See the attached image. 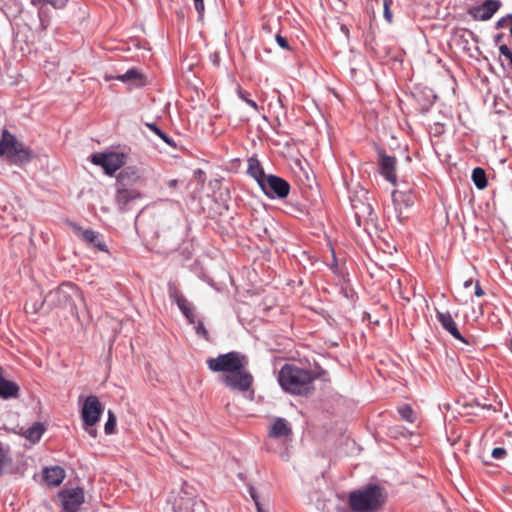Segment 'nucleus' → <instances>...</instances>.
Segmentation results:
<instances>
[{
  "label": "nucleus",
  "instance_id": "1",
  "mask_svg": "<svg viewBox=\"0 0 512 512\" xmlns=\"http://www.w3.org/2000/svg\"><path fill=\"white\" fill-rule=\"evenodd\" d=\"M326 374L327 372L319 365L306 369L287 363L279 371L278 382L281 388L290 394L308 396L315 390L314 381L324 378Z\"/></svg>",
  "mask_w": 512,
  "mask_h": 512
},
{
  "label": "nucleus",
  "instance_id": "2",
  "mask_svg": "<svg viewBox=\"0 0 512 512\" xmlns=\"http://www.w3.org/2000/svg\"><path fill=\"white\" fill-rule=\"evenodd\" d=\"M384 501L383 489L378 485H368L363 489L351 492L349 495V505L356 512L375 511Z\"/></svg>",
  "mask_w": 512,
  "mask_h": 512
},
{
  "label": "nucleus",
  "instance_id": "3",
  "mask_svg": "<svg viewBox=\"0 0 512 512\" xmlns=\"http://www.w3.org/2000/svg\"><path fill=\"white\" fill-rule=\"evenodd\" d=\"M0 156L16 165H23L32 160V152L19 142L8 130L4 129L0 139Z\"/></svg>",
  "mask_w": 512,
  "mask_h": 512
},
{
  "label": "nucleus",
  "instance_id": "4",
  "mask_svg": "<svg viewBox=\"0 0 512 512\" xmlns=\"http://www.w3.org/2000/svg\"><path fill=\"white\" fill-rule=\"evenodd\" d=\"M77 293L78 291L75 285L71 283H63L55 290L47 293L39 307L34 305L33 311L38 312L43 310L44 312H49L56 307H66L72 303L73 295H76Z\"/></svg>",
  "mask_w": 512,
  "mask_h": 512
},
{
  "label": "nucleus",
  "instance_id": "5",
  "mask_svg": "<svg viewBox=\"0 0 512 512\" xmlns=\"http://www.w3.org/2000/svg\"><path fill=\"white\" fill-rule=\"evenodd\" d=\"M248 358L244 354L231 351L220 354L216 358L207 359V366L213 372H223L224 374L232 373L247 366Z\"/></svg>",
  "mask_w": 512,
  "mask_h": 512
},
{
  "label": "nucleus",
  "instance_id": "6",
  "mask_svg": "<svg viewBox=\"0 0 512 512\" xmlns=\"http://www.w3.org/2000/svg\"><path fill=\"white\" fill-rule=\"evenodd\" d=\"M254 378L247 370V366L229 374H223L222 382L233 391L247 392L251 390Z\"/></svg>",
  "mask_w": 512,
  "mask_h": 512
},
{
  "label": "nucleus",
  "instance_id": "7",
  "mask_svg": "<svg viewBox=\"0 0 512 512\" xmlns=\"http://www.w3.org/2000/svg\"><path fill=\"white\" fill-rule=\"evenodd\" d=\"M261 182L262 183L259 185L261 190L267 197L271 199L286 198L290 192V184L279 176L269 174Z\"/></svg>",
  "mask_w": 512,
  "mask_h": 512
},
{
  "label": "nucleus",
  "instance_id": "8",
  "mask_svg": "<svg viewBox=\"0 0 512 512\" xmlns=\"http://www.w3.org/2000/svg\"><path fill=\"white\" fill-rule=\"evenodd\" d=\"M104 406L95 395L88 396L82 405L81 418L84 426L94 427L100 420Z\"/></svg>",
  "mask_w": 512,
  "mask_h": 512
},
{
  "label": "nucleus",
  "instance_id": "9",
  "mask_svg": "<svg viewBox=\"0 0 512 512\" xmlns=\"http://www.w3.org/2000/svg\"><path fill=\"white\" fill-rule=\"evenodd\" d=\"M292 435L293 432L290 423L284 418L276 417L271 423L266 446L268 449H272V444L275 440H280L283 444L291 442Z\"/></svg>",
  "mask_w": 512,
  "mask_h": 512
},
{
  "label": "nucleus",
  "instance_id": "10",
  "mask_svg": "<svg viewBox=\"0 0 512 512\" xmlns=\"http://www.w3.org/2000/svg\"><path fill=\"white\" fill-rule=\"evenodd\" d=\"M169 297L176 303L179 310L186 317L190 324H195L196 314L191 302L182 294L177 285L173 282L168 283Z\"/></svg>",
  "mask_w": 512,
  "mask_h": 512
},
{
  "label": "nucleus",
  "instance_id": "11",
  "mask_svg": "<svg viewBox=\"0 0 512 512\" xmlns=\"http://www.w3.org/2000/svg\"><path fill=\"white\" fill-rule=\"evenodd\" d=\"M416 200V195L412 189L394 190L392 192V201L397 211V218L402 221L406 218L403 216V209L411 207Z\"/></svg>",
  "mask_w": 512,
  "mask_h": 512
},
{
  "label": "nucleus",
  "instance_id": "12",
  "mask_svg": "<svg viewBox=\"0 0 512 512\" xmlns=\"http://www.w3.org/2000/svg\"><path fill=\"white\" fill-rule=\"evenodd\" d=\"M436 319L440 323L441 327L448 332L452 337L461 341L462 343L469 345L470 342L467 338L463 337L460 333L456 322L452 314L449 311H441L439 309H435Z\"/></svg>",
  "mask_w": 512,
  "mask_h": 512
},
{
  "label": "nucleus",
  "instance_id": "13",
  "mask_svg": "<svg viewBox=\"0 0 512 512\" xmlns=\"http://www.w3.org/2000/svg\"><path fill=\"white\" fill-rule=\"evenodd\" d=\"M378 165H379V171L384 178L392 183L393 185L396 184L397 175H396V165H397V159L394 156H389L385 153L383 149H380L378 151Z\"/></svg>",
  "mask_w": 512,
  "mask_h": 512
},
{
  "label": "nucleus",
  "instance_id": "14",
  "mask_svg": "<svg viewBox=\"0 0 512 512\" xmlns=\"http://www.w3.org/2000/svg\"><path fill=\"white\" fill-rule=\"evenodd\" d=\"M500 7V0H485L481 5L474 7L470 14L474 20L487 21L492 18Z\"/></svg>",
  "mask_w": 512,
  "mask_h": 512
},
{
  "label": "nucleus",
  "instance_id": "15",
  "mask_svg": "<svg viewBox=\"0 0 512 512\" xmlns=\"http://www.w3.org/2000/svg\"><path fill=\"white\" fill-rule=\"evenodd\" d=\"M61 497L65 512H77L84 502V492L81 488L67 490L61 494Z\"/></svg>",
  "mask_w": 512,
  "mask_h": 512
},
{
  "label": "nucleus",
  "instance_id": "16",
  "mask_svg": "<svg viewBox=\"0 0 512 512\" xmlns=\"http://www.w3.org/2000/svg\"><path fill=\"white\" fill-rule=\"evenodd\" d=\"M139 198H141V193L137 189L127 188L125 184H118L115 201L120 211H126L129 204Z\"/></svg>",
  "mask_w": 512,
  "mask_h": 512
},
{
  "label": "nucleus",
  "instance_id": "17",
  "mask_svg": "<svg viewBox=\"0 0 512 512\" xmlns=\"http://www.w3.org/2000/svg\"><path fill=\"white\" fill-rule=\"evenodd\" d=\"M76 231L85 242L93 245L99 251L108 252V248L106 244L101 240V235L98 232L90 229L84 230L79 227L76 228Z\"/></svg>",
  "mask_w": 512,
  "mask_h": 512
},
{
  "label": "nucleus",
  "instance_id": "18",
  "mask_svg": "<svg viewBox=\"0 0 512 512\" xmlns=\"http://www.w3.org/2000/svg\"><path fill=\"white\" fill-rule=\"evenodd\" d=\"M43 478L47 485L56 487L60 485L65 478V471L59 466L45 468L43 471Z\"/></svg>",
  "mask_w": 512,
  "mask_h": 512
},
{
  "label": "nucleus",
  "instance_id": "19",
  "mask_svg": "<svg viewBox=\"0 0 512 512\" xmlns=\"http://www.w3.org/2000/svg\"><path fill=\"white\" fill-rule=\"evenodd\" d=\"M125 164V155L118 152L107 153L105 173L108 175L114 174Z\"/></svg>",
  "mask_w": 512,
  "mask_h": 512
},
{
  "label": "nucleus",
  "instance_id": "20",
  "mask_svg": "<svg viewBox=\"0 0 512 512\" xmlns=\"http://www.w3.org/2000/svg\"><path fill=\"white\" fill-rule=\"evenodd\" d=\"M114 79L135 86L144 85V76L136 68H131L127 70L124 74L114 77Z\"/></svg>",
  "mask_w": 512,
  "mask_h": 512
},
{
  "label": "nucleus",
  "instance_id": "21",
  "mask_svg": "<svg viewBox=\"0 0 512 512\" xmlns=\"http://www.w3.org/2000/svg\"><path fill=\"white\" fill-rule=\"evenodd\" d=\"M247 172L257 181L258 185H260V183H262L261 181H263L264 178L268 176L265 174L259 160L254 157L248 159Z\"/></svg>",
  "mask_w": 512,
  "mask_h": 512
},
{
  "label": "nucleus",
  "instance_id": "22",
  "mask_svg": "<svg viewBox=\"0 0 512 512\" xmlns=\"http://www.w3.org/2000/svg\"><path fill=\"white\" fill-rule=\"evenodd\" d=\"M19 386L9 380H5L0 376V397L4 399L15 398L18 396Z\"/></svg>",
  "mask_w": 512,
  "mask_h": 512
},
{
  "label": "nucleus",
  "instance_id": "23",
  "mask_svg": "<svg viewBox=\"0 0 512 512\" xmlns=\"http://www.w3.org/2000/svg\"><path fill=\"white\" fill-rule=\"evenodd\" d=\"M44 431L45 428L43 424L40 422H36L25 431L24 436L31 442L36 443L40 440Z\"/></svg>",
  "mask_w": 512,
  "mask_h": 512
},
{
  "label": "nucleus",
  "instance_id": "24",
  "mask_svg": "<svg viewBox=\"0 0 512 512\" xmlns=\"http://www.w3.org/2000/svg\"><path fill=\"white\" fill-rule=\"evenodd\" d=\"M472 180L474 185L482 190L487 186L486 173L483 168L476 167L472 171Z\"/></svg>",
  "mask_w": 512,
  "mask_h": 512
},
{
  "label": "nucleus",
  "instance_id": "25",
  "mask_svg": "<svg viewBox=\"0 0 512 512\" xmlns=\"http://www.w3.org/2000/svg\"><path fill=\"white\" fill-rule=\"evenodd\" d=\"M140 178L138 171L134 168H125L119 173L118 184H125V181H137Z\"/></svg>",
  "mask_w": 512,
  "mask_h": 512
},
{
  "label": "nucleus",
  "instance_id": "26",
  "mask_svg": "<svg viewBox=\"0 0 512 512\" xmlns=\"http://www.w3.org/2000/svg\"><path fill=\"white\" fill-rule=\"evenodd\" d=\"M145 126L160 137L166 144L171 147H176L174 140L164 133L155 123H145Z\"/></svg>",
  "mask_w": 512,
  "mask_h": 512
},
{
  "label": "nucleus",
  "instance_id": "27",
  "mask_svg": "<svg viewBox=\"0 0 512 512\" xmlns=\"http://www.w3.org/2000/svg\"><path fill=\"white\" fill-rule=\"evenodd\" d=\"M398 412L403 420L410 423L414 422V412L409 405L399 407Z\"/></svg>",
  "mask_w": 512,
  "mask_h": 512
},
{
  "label": "nucleus",
  "instance_id": "28",
  "mask_svg": "<svg viewBox=\"0 0 512 512\" xmlns=\"http://www.w3.org/2000/svg\"><path fill=\"white\" fill-rule=\"evenodd\" d=\"M116 422H117V419H116L115 414L113 413V411L109 410L108 411V419L104 426V430H105L106 434L109 435V434L114 433L115 427H116Z\"/></svg>",
  "mask_w": 512,
  "mask_h": 512
},
{
  "label": "nucleus",
  "instance_id": "29",
  "mask_svg": "<svg viewBox=\"0 0 512 512\" xmlns=\"http://www.w3.org/2000/svg\"><path fill=\"white\" fill-rule=\"evenodd\" d=\"M238 96H239L243 101H245V102H246V103H247V104H248L252 109H254L256 112H258V111H259V106H258V104H257L254 100L250 99V98L248 97V94H247L245 91H243L242 89H239V90H238Z\"/></svg>",
  "mask_w": 512,
  "mask_h": 512
},
{
  "label": "nucleus",
  "instance_id": "30",
  "mask_svg": "<svg viewBox=\"0 0 512 512\" xmlns=\"http://www.w3.org/2000/svg\"><path fill=\"white\" fill-rule=\"evenodd\" d=\"M106 158H107V153H96V154H92L91 161L95 165H99L103 169H105Z\"/></svg>",
  "mask_w": 512,
  "mask_h": 512
},
{
  "label": "nucleus",
  "instance_id": "31",
  "mask_svg": "<svg viewBox=\"0 0 512 512\" xmlns=\"http://www.w3.org/2000/svg\"><path fill=\"white\" fill-rule=\"evenodd\" d=\"M51 5L54 8L62 9L66 6L67 0H41V4L38 6L42 8L43 5Z\"/></svg>",
  "mask_w": 512,
  "mask_h": 512
},
{
  "label": "nucleus",
  "instance_id": "32",
  "mask_svg": "<svg viewBox=\"0 0 512 512\" xmlns=\"http://www.w3.org/2000/svg\"><path fill=\"white\" fill-rule=\"evenodd\" d=\"M195 330L198 335L202 336L206 340L209 339V332L205 328L204 323L202 321L199 320L195 322Z\"/></svg>",
  "mask_w": 512,
  "mask_h": 512
},
{
  "label": "nucleus",
  "instance_id": "33",
  "mask_svg": "<svg viewBox=\"0 0 512 512\" xmlns=\"http://www.w3.org/2000/svg\"><path fill=\"white\" fill-rule=\"evenodd\" d=\"M499 51L508 60L510 67H512V50L507 45L501 44L499 45Z\"/></svg>",
  "mask_w": 512,
  "mask_h": 512
},
{
  "label": "nucleus",
  "instance_id": "34",
  "mask_svg": "<svg viewBox=\"0 0 512 512\" xmlns=\"http://www.w3.org/2000/svg\"><path fill=\"white\" fill-rule=\"evenodd\" d=\"M392 3L391 0H384V18L386 19V21L388 23H392V20H393V16H392V13L390 11V4Z\"/></svg>",
  "mask_w": 512,
  "mask_h": 512
},
{
  "label": "nucleus",
  "instance_id": "35",
  "mask_svg": "<svg viewBox=\"0 0 512 512\" xmlns=\"http://www.w3.org/2000/svg\"><path fill=\"white\" fill-rule=\"evenodd\" d=\"M275 40H276L277 44L282 49L288 50V51L291 50V47H290V44H289L288 40L284 36H282L281 34H276Z\"/></svg>",
  "mask_w": 512,
  "mask_h": 512
},
{
  "label": "nucleus",
  "instance_id": "36",
  "mask_svg": "<svg viewBox=\"0 0 512 512\" xmlns=\"http://www.w3.org/2000/svg\"><path fill=\"white\" fill-rule=\"evenodd\" d=\"M507 452L502 447H496L492 450V457L494 459H503L506 456Z\"/></svg>",
  "mask_w": 512,
  "mask_h": 512
},
{
  "label": "nucleus",
  "instance_id": "37",
  "mask_svg": "<svg viewBox=\"0 0 512 512\" xmlns=\"http://www.w3.org/2000/svg\"><path fill=\"white\" fill-rule=\"evenodd\" d=\"M193 1H194V6H195L197 13L199 14L200 17H202L204 14V10H205L204 1L203 0H193Z\"/></svg>",
  "mask_w": 512,
  "mask_h": 512
},
{
  "label": "nucleus",
  "instance_id": "38",
  "mask_svg": "<svg viewBox=\"0 0 512 512\" xmlns=\"http://www.w3.org/2000/svg\"><path fill=\"white\" fill-rule=\"evenodd\" d=\"M249 494L251 496V498L253 499L254 503H255V506H258V505H261L260 501H259V496L257 494V491L254 487H250L249 488Z\"/></svg>",
  "mask_w": 512,
  "mask_h": 512
},
{
  "label": "nucleus",
  "instance_id": "39",
  "mask_svg": "<svg viewBox=\"0 0 512 512\" xmlns=\"http://www.w3.org/2000/svg\"><path fill=\"white\" fill-rule=\"evenodd\" d=\"M506 19H512V14H508L506 17H502L496 23L497 28H502L505 25Z\"/></svg>",
  "mask_w": 512,
  "mask_h": 512
},
{
  "label": "nucleus",
  "instance_id": "40",
  "mask_svg": "<svg viewBox=\"0 0 512 512\" xmlns=\"http://www.w3.org/2000/svg\"><path fill=\"white\" fill-rule=\"evenodd\" d=\"M475 295H476L477 297H481V296H483V295H484V291H483V289L481 288V286H480V284H479V282H478V281L475 283Z\"/></svg>",
  "mask_w": 512,
  "mask_h": 512
},
{
  "label": "nucleus",
  "instance_id": "41",
  "mask_svg": "<svg viewBox=\"0 0 512 512\" xmlns=\"http://www.w3.org/2000/svg\"><path fill=\"white\" fill-rule=\"evenodd\" d=\"M84 428L86 429V431L88 432V434L90 436H92L93 438H95L97 436V430L93 427H88V426H84Z\"/></svg>",
  "mask_w": 512,
  "mask_h": 512
},
{
  "label": "nucleus",
  "instance_id": "42",
  "mask_svg": "<svg viewBox=\"0 0 512 512\" xmlns=\"http://www.w3.org/2000/svg\"><path fill=\"white\" fill-rule=\"evenodd\" d=\"M472 284H473V280L470 278V279H468V280L464 281L463 286H464L465 288H469V287H471V286H472Z\"/></svg>",
  "mask_w": 512,
  "mask_h": 512
},
{
  "label": "nucleus",
  "instance_id": "43",
  "mask_svg": "<svg viewBox=\"0 0 512 512\" xmlns=\"http://www.w3.org/2000/svg\"><path fill=\"white\" fill-rule=\"evenodd\" d=\"M503 38V34H497L494 36V42L498 44Z\"/></svg>",
  "mask_w": 512,
  "mask_h": 512
},
{
  "label": "nucleus",
  "instance_id": "44",
  "mask_svg": "<svg viewBox=\"0 0 512 512\" xmlns=\"http://www.w3.org/2000/svg\"><path fill=\"white\" fill-rule=\"evenodd\" d=\"M177 183H178V182H177V180H175V179H174V180H170V181L168 182V186H169L170 188H175V187H176V185H177Z\"/></svg>",
  "mask_w": 512,
  "mask_h": 512
},
{
  "label": "nucleus",
  "instance_id": "45",
  "mask_svg": "<svg viewBox=\"0 0 512 512\" xmlns=\"http://www.w3.org/2000/svg\"><path fill=\"white\" fill-rule=\"evenodd\" d=\"M31 4L37 7L41 4V0H31Z\"/></svg>",
  "mask_w": 512,
  "mask_h": 512
},
{
  "label": "nucleus",
  "instance_id": "46",
  "mask_svg": "<svg viewBox=\"0 0 512 512\" xmlns=\"http://www.w3.org/2000/svg\"><path fill=\"white\" fill-rule=\"evenodd\" d=\"M257 512H264L262 505L256 506Z\"/></svg>",
  "mask_w": 512,
  "mask_h": 512
},
{
  "label": "nucleus",
  "instance_id": "47",
  "mask_svg": "<svg viewBox=\"0 0 512 512\" xmlns=\"http://www.w3.org/2000/svg\"><path fill=\"white\" fill-rule=\"evenodd\" d=\"M510 35L512 37V25H511V28H510Z\"/></svg>",
  "mask_w": 512,
  "mask_h": 512
}]
</instances>
